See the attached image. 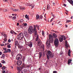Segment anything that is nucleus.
Returning a JSON list of instances; mask_svg holds the SVG:
<instances>
[{
	"mask_svg": "<svg viewBox=\"0 0 73 73\" xmlns=\"http://www.w3.org/2000/svg\"><path fill=\"white\" fill-rule=\"evenodd\" d=\"M54 41V39L53 38L52 35L50 34L49 35V42H46V45L48 47H49L50 46V43H52Z\"/></svg>",
	"mask_w": 73,
	"mask_h": 73,
	"instance_id": "nucleus-1",
	"label": "nucleus"
},
{
	"mask_svg": "<svg viewBox=\"0 0 73 73\" xmlns=\"http://www.w3.org/2000/svg\"><path fill=\"white\" fill-rule=\"evenodd\" d=\"M24 37V35L22 33H19V34L17 36V38L18 40H22Z\"/></svg>",
	"mask_w": 73,
	"mask_h": 73,
	"instance_id": "nucleus-2",
	"label": "nucleus"
},
{
	"mask_svg": "<svg viewBox=\"0 0 73 73\" xmlns=\"http://www.w3.org/2000/svg\"><path fill=\"white\" fill-rule=\"evenodd\" d=\"M59 44V40L58 38H56L54 40V44L56 47H57Z\"/></svg>",
	"mask_w": 73,
	"mask_h": 73,
	"instance_id": "nucleus-3",
	"label": "nucleus"
},
{
	"mask_svg": "<svg viewBox=\"0 0 73 73\" xmlns=\"http://www.w3.org/2000/svg\"><path fill=\"white\" fill-rule=\"evenodd\" d=\"M34 30L33 27L32 26L30 27L28 30L29 33V34H32V33L33 32Z\"/></svg>",
	"mask_w": 73,
	"mask_h": 73,
	"instance_id": "nucleus-4",
	"label": "nucleus"
},
{
	"mask_svg": "<svg viewBox=\"0 0 73 73\" xmlns=\"http://www.w3.org/2000/svg\"><path fill=\"white\" fill-rule=\"evenodd\" d=\"M47 53L48 56H50V57L51 58H52V57H54V54H52L51 51H48Z\"/></svg>",
	"mask_w": 73,
	"mask_h": 73,
	"instance_id": "nucleus-5",
	"label": "nucleus"
},
{
	"mask_svg": "<svg viewBox=\"0 0 73 73\" xmlns=\"http://www.w3.org/2000/svg\"><path fill=\"white\" fill-rule=\"evenodd\" d=\"M34 28L33 30V32H35L34 35L35 36V37H36V36H37V35H37V30H36V26L35 25L34 26Z\"/></svg>",
	"mask_w": 73,
	"mask_h": 73,
	"instance_id": "nucleus-6",
	"label": "nucleus"
},
{
	"mask_svg": "<svg viewBox=\"0 0 73 73\" xmlns=\"http://www.w3.org/2000/svg\"><path fill=\"white\" fill-rule=\"evenodd\" d=\"M22 58V56L20 54H18L17 56L16 59L17 60H19Z\"/></svg>",
	"mask_w": 73,
	"mask_h": 73,
	"instance_id": "nucleus-7",
	"label": "nucleus"
},
{
	"mask_svg": "<svg viewBox=\"0 0 73 73\" xmlns=\"http://www.w3.org/2000/svg\"><path fill=\"white\" fill-rule=\"evenodd\" d=\"M22 64V62L21 60H19L17 61V64L18 66L21 65Z\"/></svg>",
	"mask_w": 73,
	"mask_h": 73,
	"instance_id": "nucleus-8",
	"label": "nucleus"
},
{
	"mask_svg": "<svg viewBox=\"0 0 73 73\" xmlns=\"http://www.w3.org/2000/svg\"><path fill=\"white\" fill-rule=\"evenodd\" d=\"M1 36H4L5 38H7V35L5 34V33L3 32L2 33H1Z\"/></svg>",
	"mask_w": 73,
	"mask_h": 73,
	"instance_id": "nucleus-9",
	"label": "nucleus"
},
{
	"mask_svg": "<svg viewBox=\"0 0 73 73\" xmlns=\"http://www.w3.org/2000/svg\"><path fill=\"white\" fill-rule=\"evenodd\" d=\"M59 40L60 42H62L64 40V37L63 36L59 38Z\"/></svg>",
	"mask_w": 73,
	"mask_h": 73,
	"instance_id": "nucleus-10",
	"label": "nucleus"
},
{
	"mask_svg": "<svg viewBox=\"0 0 73 73\" xmlns=\"http://www.w3.org/2000/svg\"><path fill=\"white\" fill-rule=\"evenodd\" d=\"M24 36H25V37H27L28 36V33H27V31H25L24 33Z\"/></svg>",
	"mask_w": 73,
	"mask_h": 73,
	"instance_id": "nucleus-11",
	"label": "nucleus"
},
{
	"mask_svg": "<svg viewBox=\"0 0 73 73\" xmlns=\"http://www.w3.org/2000/svg\"><path fill=\"white\" fill-rule=\"evenodd\" d=\"M28 45L29 46H30V47H32V45H33V43L32 42H29L28 43Z\"/></svg>",
	"mask_w": 73,
	"mask_h": 73,
	"instance_id": "nucleus-12",
	"label": "nucleus"
},
{
	"mask_svg": "<svg viewBox=\"0 0 73 73\" xmlns=\"http://www.w3.org/2000/svg\"><path fill=\"white\" fill-rule=\"evenodd\" d=\"M41 40H39L38 41V45H41Z\"/></svg>",
	"mask_w": 73,
	"mask_h": 73,
	"instance_id": "nucleus-13",
	"label": "nucleus"
},
{
	"mask_svg": "<svg viewBox=\"0 0 73 73\" xmlns=\"http://www.w3.org/2000/svg\"><path fill=\"white\" fill-rule=\"evenodd\" d=\"M52 36L53 38H57V35L54 33H53L52 34Z\"/></svg>",
	"mask_w": 73,
	"mask_h": 73,
	"instance_id": "nucleus-14",
	"label": "nucleus"
},
{
	"mask_svg": "<svg viewBox=\"0 0 73 73\" xmlns=\"http://www.w3.org/2000/svg\"><path fill=\"white\" fill-rule=\"evenodd\" d=\"M72 60L70 59H68V65H70V64L71 62H72Z\"/></svg>",
	"mask_w": 73,
	"mask_h": 73,
	"instance_id": "nucleus-15",
	"label": "nucleus"
},
{
	"mask_svg": "<svg viewBox=\"0 0 73 73\" xmlns=\"http://www.w3.org/2000/svg\"><path fill=\"white\" fill-rule=\"evenodd\" d=\"M67 1H68V2H69L70 3V4H71L72 5H73V1L72 0H67Z\"/></svg>",
	"mask_w": 73,
	"mask_h": 73,
	"instance_id": "nucleus-16",
	"label": "nucleus"
},
{
	"mask_svg": "<svg viewBox=\"0 0 73 73\" xmlns=\"http://www.w3.org/2000/svg\"><path fill=\"white\" fill-rule=\"evenodd\" d=\"M17 69L18 71H19V72H21V73H23L20 70L21 69V67H18Z\"/></svg>",
	"mask_w": 73,
	"mask_h": 73,
	"instance_id": "nucleus-17",
	"label": "nucleus"
},
{
	"mask_svg": "<svg viewBox=\"0 0 73 73\" xmlns=\"http://www.w3.org/2000/svg\"><path fill=\"white\" fill-rule=\"evenodd\" d=\"M67 41H66L65 43V46H66V48H68V46H69V44H68V43H67Z\"/></svg>",
	"mask_w": 73,
	"mask_h": 73,
	"instance_id": "nucleus-18",
	"label": "nucleus"
},
{
	"mask_svg": "<svg viewBox=\"0 0 73 73\" xmlns=\"http://www.w3.org/2000/svg\"><path fill=\"white\" fill-rule=\"evenodd\" d=\"M50 9V6L49 5H47V9L49 10V9Z\"/></svg>",
	"mask_w": 73,
	"mask_h": 73,
	"instance_id": "nucleus-19",
	"label": "nucleus"
},
{
	"mask_svg": "<svg viewBox=\"0 0 73 73\" xmlns=\"http://www.w3.org/2000/svg\"><path fill=\"white\" fill-rule=\"evenodd\" d=\"M12 10L13 11H15V12H17V11H19V9H12Z\"/></svg>",
	"mask_w": 73,
	"mask_h": 73,
	"instance_id": "nucleus-20",
	"label": "nucleus"
},
{
	"mask_svg": "<svg viewBox=\"0 0 73 73\" xmlns=\"http://www.w3.org/2000/svg\"><path fill=\"white\" fill-rule=\"evenodd\" d=\"M70 53H71V52H70V49H69L68 50V55L69 56H70Z\"/></svg>",
	"mask_w": 73,
	"mask_h": 73,
	"instance_id": "nucleus-21",
	"label": "nucleus"
},
{
	"mask_svg": "<svg viewBox=\"0 0 73 73\" xmlns=\"http://www.w3.org/2000/svg\"><path fill=\"white\" fill-rule=\"evenodd\" d=\"M25 17L26 19H27L28 20H29V17H28V15H25Z\"/></svg>",
	"mask_w": 73,
	"mask_h": 73,
	"instance_id": "nucleus-22",
	"label": "nucleus"
},
{
	"mask_svg": "<svg viewBox=\"0 0 73 73\" xmlns=\"http://www.w3.org/2000/svg\"><path fill=\"white\" fill-rule=\"evenodd\" d=\"M42 56V52L39 53V58H40Z\"/></svg>",
	"mask_w": 73,
	"mask_h": 73,
	"instance_id": "nucleus-23",
	"label": "nucleus"
},
{
	"mask_svg": "<svg viewBox=\"0 0 73 73\" xmlns=\"http://www.w3.org/2000/svg\"><path fill=\"white\" fill-rule=\"evenodd\" d=\"M39 37V36H38V35H37L36 36V41H38V38Z\"/></svg>",
	"mask_w": 73,
	"mask_h": 73,
	"instance_id": "nucleus-24",
	"label": "nucleus"
},
{
	"mask_svg": "<svg viewBox=\"0 0 73 73\" xmlns=\"http://www.w3.org/2000/svg\"><path fill=\"white\" fill-rule=\"evenodd\" d=\"M18 22L19 23H23V19H21V20H19L18 21Z\"/></svg>",
	"mask_w": 73,
	"mask_h": 73,
	"instance_id": "nucleus-25",
	"label": "nucleus"
},
{
	"mask_svg": "<svg viewBox=\"0 0 73 73\" xmlns=\"http://www.w3.org/2000/svg\"><path fill=\"white\" fill-rule=\"evenodd\" d=\"M39 17H40V16L38 15H36V19L37 20H38L39 19Z\"/></svg>",
	"mask_w": 73,
	"mask_h": 73,
	"instance_id": "nucleus-26",
	"label": "nucleus"
},
{
	"mask_svg": "<svg viewBox=\"0 0 73 73\" xmlns=\"http://www.w3.org/2000/svg\"><path fill=\"white\" fill-rule=\"evenodd\" d=\"M5 57V54H3L2 55V56L1 57V58H4Z\"/></svg>",
	"mask_w": 73,
	"mask_h": 73,
	"instance_id": "nucleus-27",
	"label": "nucleus"
},
{
	"mask_svg": "<svg viewBox=\"0 0 73 73\" xmlns=\"http://www.w3.org/2000/svg\"><path fill=\"white\" fill-rule=\"evenodd\" d=\"M20 8L21 9V10H24V9H25V7L22 8V7H20Z\"/></svg>",
	"mask_w": 73,
	"mask_h": 73,
	"instance_id": "nucleus-28",
	"label": "nucleus"
},
{
	"mask_svg": "<svg viewBox=\"0 0 73 73\" xmlns=\"http://www.w3.org/2000/svg\"><path fill=\"white\" fill-rule=\"evenodd\" d=\"M1 62V63H2V64L5 63V61H4V60H2Z\"/></svg>",
	"mask_w": 73,
	"mask_h": 73,
	"instance_id": "nucleus-29",
	"label": "nucleus"
},
{
	"mask_svg": "<svg viewBox=\"0 0 73 73\" xmlns=\"http://www.w3.org/2000/svg\"><path fill=\"white\" fill-rule=\"evenodd\" d=\"M11 54L12 56H13L14 55V52L13 51H11Z\"/></svg>",
	"mask_w": 73,
	"mask_h": 73,
	"instance_id": "nucleus-30",
	"label": "nucleus"
},
{
	"mask_svg": "<svg viewBox=\"0 0 73 73\" xmlns=\"http://www.w3.org/2000/svg\"><path fill=\"white\" fill-rule=\"evenodd\" d=\"M18 46L19 48L20 49H21V48H22V47L20 45V44H18Z\"/></svg>",
	"mask_w": 73,
	"mask_h": 73,
	"instance_id": "nucleus-31",
	"label": "nucleus"
},
{
	"mask_svg": "<svg viewBox=\"0 0 73 73\" xmlns=\"http://www.w3.org/2000/svg\"><path fill=\"white\" fill-rule=\"evenodd\" d=\"M10 33L11 34H14V33H15V32L13 31H10Z\"/></svg>",
	"mask_w": 73,
	"mask_h": 73,
	"instance_id": "nucleus-32",
	"label": "nucleus"
},
{
	"mask_svg": "<svg viewBox=\"0 0 73 73\" xmlns=\"http://www.w3.org/2000/svg\"><path fill=\"white\" fill-rule=\"evenodd\" d=\"M18 44V41H16L15 42V45H17Z\"/></svg>",
	"mask_w": 73,
	"mask_h": 73,
	"instance_id": "nucleus-33",
	"label": "nucleus"
},
{
	"mask_svg": "<svg viewBox=\"0 0 73 73\" xmlns=\"http://www.w3.org/2000/svg\"><path fill=\"white\" fill-rule=\"evenodd\" d=\"M5 68H6L7 67L5 66L3 67L2 68V69H3V70H5Z\"/></svg>",
	"mask_w": 73,
	"mask_h": 73,
	"instance_id": "nucleus-34",
	"label": "nucleus"
},
{
	"mask_svg": "<svg viewBox=\"0 0 73 73\" xmlns=\"http://www.w3.org/2000/svg\"><path fill=\"white\" fill-rule=\"evenodd\" d=\"M13 20H15V19H16V17L15 16L13 17L12 18Z\"/></svg>",
	"mask_w": 73,
	"mask_h": 73,
	"instance_id": "nucleus-35",
	"label": "nucleus"
},
{
	"mask_svg": "<svg viewBox=\"0 0 73 73\" xmlns=\"http://www.w3.org/2000/svg\"><path fill=\"white\" fill-rule=\"evenodd\" d=\"M56 17H54V18H52V19H51V20L50 21V22H52V21H53V19H54V18H55Z\"/></svg>",
	"mask_w": 73,
	"mask_h": 73,
	"instance_id": "nucleus-36",
	"label": "nucleus"
},
{
	"mask_svg": "<svg viewBox=\"0 0 73 73\" xmlns=\"http://www.w3.org/2000/svg\"><path fill=\"white\" fill-rule=\"evenodd\" d=\"M23 71L24 73H26L27 72V70L26 69H24Z\"/></svg>",
	"mask_w": 73,
	"mask_h": 73,
	"instance_id": "nucleus-37",
	"label": "nucleus"
},
{
	"mask_svg": "<svg viewBox=\"0 0 73 73\" xmlns=\"http://www.w3.org/2000/svg\"><path fill=\"white\" fill-rule=\"evenodd\" d=\"M41 48H42V49H44V45H42L41 46Z\"/></svg>",
	"mask_w": 73,
	"mask_h": 73,
	"instance_id": "nucleus-38",
	"label": "nucleus"
},
{
	"mask_svg": "<svg viewBox=\"0 0 73 73\" xmlns=\"http://www.w3.org/2000/svg\"><path fill=\"white\" fill-rule=\"evenodd\" d=\"M7 11H8V10H7V9H5L3 10V11L4 12H7Z\"/></svg>",
	"mask_w": 73,
	"mask_h": 73,
	"instance_id": "nucleus-39",
	"label": "nucleus"
},
{
	"mask_svg": "<svg viewBox=\"0 0 73 73\" xmlns=\"http://www.w3.org/2000/svg\"><path fill=\"white\" fill-rule=\"evenodd\" d=\"M36 27H37L38 29V30H39V29H40L39 28V26H38L37 25H36Z\"/></svg>",
	"mask_w": 73,
	"mask_h": 73,
	"instance_id": "nucleus-40",
	"label": "nucleus"
},
{
	"mask_svg": "<svg viewBox=\"0 0 73 73\" xmlns=\"http://www.w3.org/2000/svg\"><path fill=\"white\" fill-rule=\"evenodd\" d=\"M3 52V53H7L8 52V51H7V50H5Z\"/></svg>",
	"mask_w": 73,
	"mask_h": 73,
	"instance_id": "nucleus-41",
	"label": "nucleus"
},
{
	"mask_svg": "<svg viewBox=\"0 0 73 73\" xmlns=\"http://www.w3.org/2000/svg\"><path fill=\"white\" fill-rule=\"evenodd\" d=\"M7 51L8 52H11V50L10 49H8Z\"/></svg>",
	"mask_w": 73,
	"mask_h": 73,
	"instance_id": "nucleus-42",
	"label": "nucleus"
},
{
	"mask_svg": "<svg viewBox=\"0 0 73 73\" xmlns=\"http://www.w3.org/2000/svg\"><path fill=\"white\" fill-rule=\"evenodd\" d=\"M42 35L43 36H44V31H42Z\"/></svg>",
	"mask_w": 73,
	"mask_h": 73,
	"instance_id": "nucleus-43",
	"label": "nucleus"
},
{
	"mask_svg": "<svg viewBox=\"0 0 73 73\" xmlns=\"http://www.w3.org/2000/svg\"><path fill=\"white\" fill-rule=\"evenodd\" d=\"M71 21L69 20H67L66 21L67 23H69V22H70Z\"/></svg>",
	"mask_w": 73,
	"mask_h": 73,
	"instance_id": "nucleus-44",
	"label": "nucleus"
},
{
	"mask_svg": "<svg viewBox=\"0 0 73 73\" xmlns=\"http://www.w3.org/2000/svg\"><path fill=\"white\" fill-rule=\"evenodd\" d=\"M47 57L48 60H49V56L48 55H47Z\"/></svg>",
	"mask_w": 73,
	"mask_h": 73,
	"instance_id": "nucleus-45",
	"label": "nucleus"
},
{
	"mask_svg": "<svg viewBox=\"0 0 73 73\" xmlns=\"http://www.w3.org/2000/svg\"><path fill=\"white\" fill-rule=\"evenodd\" d=\"M7 47L8 48H11V47L10 45H8L7 46Z\"/></svg>",
	"mask_w": 73,
	"mask_h": 73,
	"instance_id": "nucleus-46",
	"label": "nucleus"
},
{
	"mask_svg": "<svg viewBox=\"0 0 73 73\" xmlns=\"http://www.w3.org/2000/svg\"><path fill=\"white\" fill-rule=\"evenodd\" d=\"M19 28H22V29H23V26H19Z\"/></svg>",
	"mask_w": 73,
	"mask_h": 73,
	"instance_id": "nucleus-47",
	"label": "nucleus"
},
{
	"mask_svg": "<svg viewBox=\"0 0 73 73\" xmlns=\"http://www.w3.org/2000/svg\"><path fill=\"white\" fill-rule=\"evenodd\" d=\"M8 42H11V40L10 39H9L8 40Z\"/></svg>",
	"mask_w": 73,
	"mask_h": 73,
	"instance_id": "nucleus-48",
	"label": "nucleus"
},
{
	"mask_svg": "<svg viewBox=\"0 0 73 73\" xmlns=\"http://www.w3.org/2000/svg\"><path fill=\"white\" fill-rule=\"evenodd\" d=\"M22 60L23 62L24 61H25V58H24V57L23 58Z\"/></svg>",
	"mask_w": 73,
	"mask_h": 73,
	"instance_id": "nucleus-49",
	"label": "nucleus"
},
{
	"mask_svg": "<svg viewBox=\"0 0 73 73\" xmlns=\"http://www.w3.org/2000/svg\"><path fill=\"white\" fill-rule=\"evenodd\" d=\"M51 16H53V17L54 16V14H53V13H51Z\"/></svg>",
	"mask_w": 73,
	"mask_h": 73,
	"instance_id": "nucleus-50",
	"label": "nucleus"
},
{
	"mask_svg": "<svg viewBox=\"0 0 73 73\" xmlns=\"http://www.w3.org/2000/svg\"><path fill=\"white\" fill-rule=\"evenodd\" d=\"M4 40L6 42V41H7V38H5Z\"/></svg>",
	"mask_w": 73,
	"mask_h": 73,
	"instance_id": "nucleus-51",
	"label": "nucleus"
},
{
	"mask_svg": "<svg viewBox=\"0 0 73 73\" xmlns=\"http://www.w3.org/2000/svg\"><path fill=\"white\" fill-rule=\"evenodd\" d=\"M1 67H2V65L0 63V68H1Z\"/></svg>",
	"mask_w": 73,
	"mask_h": 73,
	"instance_id": "nucleus-52",
	"label": "nucleus"
},
{
	"mask_svg": "<svg viewBox=\"0 0 73 73\" xmlns=\"http://www.w3.org/2000/svg\"><path fill=\"white\" fill-rule=\"evenodd\" d=\"M5 70H3L2 71V73H5Z\"/></svg>",
	"mask_w": 73,
	"mask_h": 73,
	"instance_id": "nucleus-53",
	"label": "nucleus"
},
{
	"mask_svg": "<svg viewBox=\"0 0 73 73\" xmlns=\"http://www.w3.org/2000/svg\"><path fill=\"white\" fill-rule=\"evenodd\" d=\"M53 73H57V72L55 71H54L53 72Z\"/></svg>",
	"mask_w": 73,
	"mask_h": 73,
	"instance_id": "nucleus-54",
	"label": "nucleus"
},
{
	"mask_svg": "<svg viewBox=\"0 0 73 73\" xmlns=\"http://www.w3.org/2000/svg\"><path fill=\"white\" fill-rule=\"evenodd\" d=\"M42 16H40V19H42Z\"/></svg>",
	"mask_w": 73,
	"mask_h": 73,
	"instance_id": "nucleus-55",
	"label": "nucleus"
},
{
	"mask_svg": "<svg viewBox=\"0 0 73 73\" xmlns=\"http://www.w3.org/2000/svg\"><path fill=\"white\" fill-rule=\"evenodd\" d=\"M27 25V23H25L24 24V26H26Z\"/></svg>",
	"mask_w": 73,
	"mask_h": 73,
	"instance_id": "nucleus-56",
	"label": "nucleus"
},
{
	"mask_svg": "<svg viewBox=\"0 0 73 73\" xmlns=\"http://www.w3.org/2000/svg\"><path fill=\"white\" fill-rule=\"evenodd\" d=\"M3 49V50H7V49L5 48H4Z\"/></svg>",
	"mask_w": 73,
	"mask_h": 73,
	"instance_id": "nucleus-57",
	"label": "nucleus"
},
{
	"mask_svg": "<svg viewBox=\"0 0 73 73\" xmlns=\"http://www.w3.org/2000/svg\"><path fill=\"white\" fill-rule=\"evenodd\" d=\"M19 23H17V26H19Z\"/></svg>",
	"mask_w": 73,
	"mask_h": 73,
	"instance_id": "nucleus-58",
	"label": "nucleus"
},
{
	"mask_svg": "<svg viewBox=\"0 0 73 73\" xmlns=\"http://www.w3.org/2000/svg\"><path fill=\"white\" fill-rule=\"evenodd\" d=\"M31 8L32 9V8H34V6H31Z\"/></svg>",
	"mask_w": 73,
	"mask_h": 73,
	"instance_id": "nucleus-59",
	"label": "nucleus"
},
{
	"mask_svg": "<svg viewBox=\"0 0 73 73\" xmlns=\"http://www.w3.org/2000/svg\"><path fill=\"white\" fill-rule=\"evenodd\" d=\"M24 65H23L22 66V68H24Z\"/></svg>",
	"mask_w": 73,
	"mask_h": 73,
	"instance_id": "nucleus-60",
	"label": "nucleus"
},
{
	"mask_svg": "<svg viewBox=\"0 0 73 73\" xmlns=\"http://www.w3.org/2000/svg\"><path fill=\"white\" fill-rule=\"evenodd\" d=\"M4 44H1V46H4Z\"/></svg>",
	"mask_w": 73,
	"mask_h": 73,
	"instance_id": "nucleus-61",
	"label": "nucleus"
},
{
	"mask_svg": "<svg viewBox=\"0 0 73 73\" xmlns=\"http://www.w3.org/2000/svg\"><path fill=\"white\" fill-rule=\"evenodd\" d=\"M62 54V53H61V52H60V54H60V55H61V54Z\"/></svg>",
	"mask_w": 73,
	"mask_h": 73,
	"instance_id": "nucleus-62",
	"label": "nucleus"
},
{
	"mask_svg": "<svg viewBox=\"0 0 73 73\" xmlns=\"http://www.w3.org/2000/svg\"><path fill=\"white\" fill-rule=\"evenodd\" d=\"M52 4L54 5H55V3H52Z\"/></svg>",
	"mask_w": 73,
	"mask_h": 73,
	"instance_id": "nucleus-63",
	"label": "nucleus"
},
{
	"mask_svg": "<svg viewBox=\"0 0 73 73\" xmlns=\"http://www.w3.org/2000/svg\"><path fill=\"white\" fill-rule=\"evenodd\" d=\"M17 46V45H15V48H16V47Z\"/></svg>",
	"mask_w": 73,
	"mask_h": 73,
	"instance_id": "nucleus-64",
	"label": "nucleus"
}]
</instances>
